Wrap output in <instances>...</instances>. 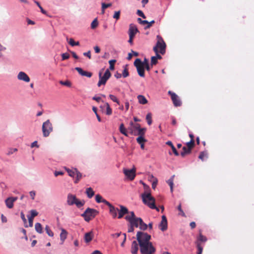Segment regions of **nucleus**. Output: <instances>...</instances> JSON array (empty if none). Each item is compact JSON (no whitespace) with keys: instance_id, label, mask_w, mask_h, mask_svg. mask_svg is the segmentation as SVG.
<instances>
[{"instance_id":"obj_1","label":"nucleus","mask_w":254,"mask_h":254,"mask_svg":"<svg viewBox=\"0 0 254 254\" xmlns=\"http://www.w3.org/2000/svg\"><path fill=\"white\" fill-rule=\"evenodd\" d=\"M120 208L112 205L109 208L110 214L113 218L118 217L121 219L125 216V219L128 222H143L140 217H136L134 212L129 211L125 206L120 205Z\"/></svg>"},{"instance_id":"obj_2","label":"nucleus","mask_w":254,"mask_h":254,"mask_svg":"<svg viewBox=\"0 0 254 254\" xmlns=\"http://www.w3.org/2000/svg\"><path fill=\"white\" fill-rule=\"evenodd\" d=\"M146 191L141 194V198L143 202L149 208L156 209L157 211L159 209L155 205V199L151 195L150 192L149 187L145 184L142 183Z\"/></svg>"},{"instance_id":"obj_3","label":"nucleus","mask_w":254,"mask_h":254,"mask_svg":"<svg viewBox=\"0 0 254 254\" xmlns=\"http://www.w3.org/2000/svg\"><path fill=\"white\" fill-rule=\"evenodd\" d=\"M139 246L141 254H148L149 253L154 254L155 252V249L151 242L146 244L142 243Z\"/></svg>"},{"instance_id":"obj_4","label":"nucleus","mask_w":254,"mask_h":254,"mask_svg":"<svg viewBox=\"0 0 254 254\" xmlns=\"http://www.w3.org/2000/svg\"><path fill=\"white\" fill-rule=\"evenodd\" d=\"M98 213V212L94 209L88 208L82 214L86 221H89L94 218Z\"/></svg>"},{"instance_id":"obj_5","label":"nucleus","mask_w":254,"mask_h":254,"mask_svg":"<svg viewBox=\"0 0 254 254\" xmlns=\"http://www.w3.org/2000/svg\"><path fill=\"white\" fill-rule=\"evenodd\" d=\"M42 132L43 136L48 137L50 133L53 131V126L49 120L44 122L42 125Z\"/></svg>"},{"instance_id":"obj_6","label":"nucleus","mask_w":254,"mask_h":254,"mask_svg":"<svg viewBox=\"0 0 254 254\" xmlns=\"http://www.w3.org/2000/svg\"><path fill=\"white\" fill-rule=\"evenodd\" d=\"M136 238L139 245H141L142 243L144 244L150 243L149 240H150L151 236L146 233L138 232L137 233Z\"/></svg>"},{"instance_id":"obj_7","label":"nucleus","mask_w":254,"mask_h":254,"mask_svg":"<svg viewBox=\"0 0 254 254\" xmlns=\"http://www.w3.org/2000/svg\"><path fill=\"white\" fill-rule=\"evenodd\" d=\"M111 76V72L108 69L106 70L103 76L102 75V72L100 71L99 73V80L97 84L98 86L100 87L101 85H105Z\"/></svg>"},{"instance_id":"obj_8","label":"nucleus","mask_w":254,"mask_h":254,"mask_svg":"<svg viewBox=\"0 0 254 254\" xmlns=\"http://www.w3.org/2000/svg\"><path fill=\"white\" fill-rule=\"evenodd\" d=\"M157 39L158 41L156 43V45L155 47H156L157 49L159 48L160 49V53L162 55H163L165 53L166 46V44L164 42L163 38L160 35L157 36Z\"/></svg>"},{"instance_id":"obj_9","label":"nucleus","mask_w":254,"mask_h":254,"mask_svg":"<svg viewBox=\"0 0 254 254\" xmlns=\"http://www.w3.org/2000/svg\"><path fill=\"white\" fill-rule=\"evenodd\" d=\"M141 61L140 59H136L134 62V65L136 67L138 75L141 77H144V68L140 64Z\"/></svg>"},{"instance_id":"obj_10","label":"nucleus","mask_w":254,"mask_h":254,"mask_svg":"<svg viewBox=\"0 0 254 254\" xmlns=\"http://www.w3.org/2000/svg\"><path fill=\"white\" fill-rule=\"evenodd\" d=\"M168 94L171 95L172 100L175 106L179 107L181 105L182 102L180 99H179V97L176 93L171 91H169L168 92Z\"/></svg>"},{"instance_id":"obj_11","label":"nucleus","mask_w":254,"mask_h":254,"mask_svg":"<svg viewBox=\"0 0 254 254\" xmlns=\"http://www.w3.org/2000/svg\"><path fill=\"white\" fill-rule=\"evenodd\" d=\"M124 173L126 176L130 180H133L135 176V169L134 168L132 169H124Z\"/></svg>"},{"instance_id":"obj_12","label":"nucleus","mask_w":254,"mask_h":254,"mask_svg":"<svg viewBox=\"0 0 254 254\" xmlns=\"http://www.w3.org/2000/svg\"><path fill=\"white\" fill-rule=\"evenodd\" d=\"M130 127H128L127 129L129 130L130 133L132 135H137L136 132L139 128L140 124H134L132 122H130Z\"/></svg>"},{"instance_id":"obj_13","label":"nucleus","mask_w":254,"mask_h":254,"mask_svg":"<svg viewBox=\"0 0 254 254\" xmlns=\"http://www.w3.org/2000/svg\"><path fill=\"white\" fill-rule=\"evenodd\" d=\"M17 77L18 80L23 81L26 82H29L30 80V79L28 75L23 71H20L18 73Z\"/></svg>"},{"instance_id":"obj_14","label":"nucleus","mask_w":254,"mask_h":254,"mask_svg":"<svg viewBox=\"0 0 254 254\" xmlns=\"http://www.w3.org/2000/svg\"><path fill=\"white\" fill-rule=\"evenodd\" d=\"M38 214V212L36 210L32 209L29 211L27 215L28 222H33L34 218Z\"/></svg>"},{"instance_id":"obj_15","label":"nucleus","mask_w":254,"mask_h":254,"mask_svg":"<svg viewBox=\"0 0 254 254\" xmlns=\"http://www.w3.org/2000/svg\"><path fill=\"white\" fill-rule=\"evenodd\" d=\"M75 69L82 76L91 77L92 75L91 72L84 71L81 67H76Z\"/></svg>"},{"instance_id":"obj_16","label":"nucleus","mask_w":254,"mask_h":254,"mask_svg":"<svg viewBox=\"0 0 254 254\" xmlns=\"http://www.w3.org/2000/svg\"><path fill=\"white\" fill-rule=\"evenodd\" d=\"M76 197L75 195L68 194L67 197V203L69 205H73L74 204L75 201L76 200Z\"/></svg>"},{"instance_id":"obj_17","label":"nucleus","mask_w":254,"mask_h":254,"mask_svg":"<svg viewBox=\"0 0 254 254\" xmlns=\"http://www.w3.org/2000/svg\"><path fill=\"white\" fill-rule=\"evenodd\" d=\"M100 108L103 110L104 108H106V114L107 115H111L112 113V110L109 104L108 103H105L104 105H101Z\"/></svg>"},{"instance_id":"obj_18","label":"nucleus","mask_w":254,"mask_h":254,"mask_svg":"<svg viewBox=\"0 0 254 254\" xmlns=\"http://www.w3.org/2000/svg\"><path fill=\"white\" fill-rule=\"evenodd\" d=\"M138 250V243L136 241L132 242L131 248V252L132 254H137Z\"/></svg>"},{"instance_id":"obj_19","label":"nucleus","mask_w":254,"mask_h":254,"mask_svg":"<svg viewBox=\"0 0 254 254\" xmlns=\"http://www.w3.org/2000/svg\"><path fill=\"white\" fill-rule=\"evenodd\" d=\"M93 234L92 231L86 233L84 235V240L86 243L90 242L93 238Z\"/></svg>"},{"instance_id":"obj_20","label":"nucleus","mask_w":254,"mask_h":254,"mask_svg":"<svg viewBox=\"0 0 254 254\" xmlns=\"http://www.w3.org/2000/svg\"><path fill=\"white\" fill-rule=\"evenodd\" d=\"M137 32H139V31L136 26L133 24H130L129 25L128 33L135 35Z\"/></svg>"},{"instance_id":"obj_21","label":"nucleus","mask_w":254,"mask_h":254,"mask_svg":"<svg viewBox=\"0 0 254 254\" xmlns=\"http://www.w3.org/2000/svg\"><path fill=\"white\" fill-rule=\"evenodd\" d=\"M65 170L68 173V174L69 176L74 178L75 176L76 172H77V169L76 168H72L70 169L67 167H64Z\"/></svg>"},{"instance_id":"obj_22","label":"nucleus","mask_w":254,"mask_h":254,"mask_svg":"<svg viewBox=\"0 0 254 254\" xmlns=\"http://www.w3.org/2000/svg\"><path fill=\"white\" fill-rule=\"evenodd\" d=\"M140 64L144 67L147 71H149L151 69V67L149 64L148 61L147 59L145 58L143 62L141 61Z\"/></svg>"},{"instance_id":"obj_23","label":"nucleus","mask_w":254,"mask_h":254,"mask_svg":"<svg viewBox=\"0 0 254 254\" xmlns=\"http://www.w3.org/2000/svg\"><path fill=\"white\" fill-rule=\"evenodd\" d=\"M134 224L136 228H139L142 230H146L148 228V225L146 223H132Z\"/></svg>"},{"instance_id":"obj_24","label":"nucleus","mask_w":254,"mask_h":254,"mask_svg":"<svg viewBox=\"0 0 254 254\" xmlns=\"http://www.w3.org/2000/svg\"><path fill=\"white\" fill-rule=\"evenodd\" d=\"M5 203L6 204V206L8 208H12L13 207V202L12 201V199L10 198V197L7 198L5 200Z\"/></svg>"},{"instance_id":"obj_25","label":"nucleus","mask_w":254,"mask_h":254,"mask_svg":"<svg viewBox=\"0 0 254 254\" xmlns=\"http://www.w3.org/2000/svg\"><path fill=\"white\" fill-rule=\"evenodd\" d=\"M137 99L138 100V102L141 104H146L148 102L146 98L144 96L141 95H138Z\"/></svg>"},{"instance_id":"obj_26","label":"nucleus","mask_w":254,"mask_h":254,"mask_svg":"<svg viewBox=\"0 0 254 254\" xmlns=\"http://www.w3.org/2000/svg\"><path fill=\"white\" fill-rule=\"evenodd\" d=\"M191 149L186 146H184L183 147V151L181 153V155L182 156L184 157L186 154H190L191 152Z\"/></svg>"},{"instance_id":"obj_27","label":"nucleus","mask_w":254,"mask_h":254,"mask_svg":"<svg viewBox=\"0 0 254 254\" xmlns=\"http://www.w3.org/2000/svg\"><path fill=\"white\" fill-rule=\"evenodd\" d=\"M66 237H67L66 231L64 229H62V232L60 234V239H61V241L62 242V244H63L64 243V240L66 239Z\"/></svg>"},{"instance_id":"obj_28","label":"nucleus","mask_w":254,"mask_h":254,"mask_svg":"<svg viewBox=\"0 0 254 254\" xmlns=\"http://www.w3.org/2000/svg\"><path fill=\"white\" fill-rule=\"evenodd\" d=\"M146 130V128L145 127L141 128L140 126H139V128L137 129V132H136L137 135L143 136L145 134V132Z\"/></svg>"},{"instance_id":"obj_29","label":"nucleus","mask_w":254,"mask_h":254,"mask_svg":"<svg viewBox=\"0 0 254 254\" xmlns=\"http://www.w3.org/2000/svg\"><path fill=\"white\" fill-rule=\"evenodd\" d=\"M86 193L88 197L91 198L94 195V191L91 188H89L86 189Z\"/></svg>"},{"instance_id":"obj_30","label":"nucleus","mask_w":254,"mask_h":254,"mask_svg":"<svg viewBox=\"0 0 254 254\" xmlns=\"http://www.w3.org/2000/svg\"><path fill=\"white\" fill-rule=\"evenodd\" d=\"M85 204V201L84 200H80L76 198V200L75 201L74 204L76 205V206L80 208L81 207H82L84 204Z\"/></svg>"},{"instance_id":"obj_31","label":"nucleus","mask_w":254,"mask_h":254,"mask_svg":"<svg viewBox=\"0 0 254 254\" xmlns=\"http://www.w3.org/2000/svg\"><path fill=\"white\" fill-rule=\"evenodd\" d=\"M174 177H175V175H173L171 177V178L169 179L167 182L170 187V190H171V192H173V185H174L173 180H174Z\"/></svg>"},{"instance_id":"obj_32","label":"nucleus","mask_w":254,"mask_h":254,"mask_svg":"<svg viewBox=\"0 0 254 254\" xmlns=\"http://www.w3.org/2000/svg\"><path fill=\"white\" fill-rule=\"evenodd\" d=\"M127 67V64L124 66V70L122 73L121 74L122 76L124 78L127 77L129 75V72Z\"/></svg>"},{"instance_id":"obj_33","label":"nucleus","mask_w":254,"mask_h":254,"mask_svg":"<svg viewBox=\"0 0 254 254\" xmlns=\"http://www.w3.org/2000/svg\"><path fill=\"white\" fill-rule=\"evenodd\" d=\"M120 131L123 134H124L126 136H128V134L127 131V129L124 127V125L123 124H121L120 126Z\"/></svg>"},{"instance_id":"obj_34","label":"nucleus","mask_w":254,"mask_h":254,"mask_svg":"<svg viewBox=\"0 0 254 254\" xmlns=\"http://www.w3.org/2000/svg\"><path fill=\"white\" fill-rule=\"evenodd\" d=\"M35 228L38 233H42L43 232V228L40 223H36Z\"/></svg>"},{"instance_id":"obj_35","label":"nucleus","mask_w":254,"mask_h":254,"mask_svg":"<svg viewBox=\"0 0 254 254\" xmlns=\"http://www.w3.org/2000/svg\"><path fill=\"white\" fill-rule=\"evenodd\" d=\"M158 228L162 231H165L167 229V223H160Z\"/></svg>"},{"instance_id":"obj_36","label":"nucleus","mask_w":254,"mask_h":254,"mask_svg":"<svg viewBox=\"0 0 254 254\" xmlns=\"http://www.w3.org/2000/svg\"><path fill=\"white\" fill-rule=\"evenodd\" d=\"M75 176L76 179L74 181V183H77L82 177V174L77 170V172H76L75 173Z\"/></svg>"},{"instance_id":"obj_37","label":"nucleus","mask_w":254,"mask_h":254,"mask_svg":"<svg viewBox=\"0 0 254 254\" xmlns=\"http://www.w3.org/2000/svg\"><path fill=\"white\" fill-rule=\"evenodd\" d=\"M146 120H147V124L150 125L152 124V115L151 113H149L146 116Z\"/></svg>"},{"instance_id":"obj_38","label":"nucleus","mask_w":254,"mask_h":254,"mask_svg":"<svg viewBox=\"0 0 254 254\" xmlns=\"http://www.w3.org/2000/svg\"><path fill=\"white\" fill-rule=\"evenodd\" d=\"M98 25V22L97 18L93 20L91 24V28L93 29L96 28Z\"/></svg>"},{"instance_id":"obj_39","label":"nucleus","mask_w":254,"mask_h":254,"mask_svg":"<svg viewBox=\"0 0 254 254\" xmlns=\"http://www.w3.org/2000/svg\"><path fill=\"white\" fill-rule=\"evenodd\" d=\"M137 142L140 144L146 141V140L144 138L143 136H139L136 138Z\"/></svg>"},{"instance_id":"obj_40","label":"nucleus","mask_w":254,"mask_h":254,"mask_svg":"<svg viewBox=\"0 0 254 254\" xmlns=\"http://www.w3.org/2000/svg\"><path fill=\"white\" fill-rule=\"evenodd\" d=\"M116 62V60H111L109 61V63L110 64L109 68L111 70H114V68H115L114 64H115Z\"/></svg>"},{"instance_id":"obj_41","label":"nucleus","mask_w":254,"mask_h":254,"mask_svg":"<svg viewBox=\"0 0 254 254\" xmlns=\"http://www.w3.org/2000/svg\"><path fill=\"white\" fill-rule=\"evenodd\" d=\"M92 110L94 112V113L95 114L98 121L99 122H101V119L100 117L99 116V115H98V114L97 113V108L95 107H92Z\"/></svg>"},{"instance_id":"obj_42","label":"nucleus","mask_w":254,"mask_h":254,"mask_svg":"<svg viewBox=\"0 0 254 254\" xmlns=\"http://www.w3.org/2000/svg\"><path fill=\"white\" fill-rule=\"evenodd\" d=\"M17 150H18L17 148H10L8 149L7 152L6 153V155L9 156L13 154L14 152H17Z\"/></svg>"},{"instance_id":"obj_43","label":"nucleus","mask_w":254,"mask_h":254,"mask_svg":"<svg viewBox=\"0 0 254 254\" xmlns=\"http://www.w3.org/2000/svg\"><path fill=\"white\" fill-rule=\"evenodd\" d=\"M69 44L71 46H79V42H75L74 40L72 38H70L69 41Z\"/></svg>"},{"instance_id":"obj_44","label":"nucleus","mask_w":254,"mask_h":254,"mask_svg":"<svg viewBox=\"0 0 254 254\" xmlns=\"http://www.w3.org/2000/svg\"><path fill=\"white\" fill-rule=\"evenodd\" d=\"M45 230L47 234L50 237L54 236L53 232L50 230L49 227L48 226H46L45 227Z\"/></svg>"},{"instance_id":"obj_45","label":"nucleus","mask_w":254,"mask_h":254,"mask_svg":"<svg viewBox=\"0 0 254 254\" xmlns=\"http://www.w3.org/2000/svg\"><path fill=\"white\" fill-rule=\"evenodd\" d=\"M60 83L61 85L66 86L67 87H70L71 86V83L69 81H68V80H66V81H62V80H61V81H60Z\"/></svg>"},{"instance_id":"obj_46","label":"nucleus","mask_w":254,"mask_h":254,"mask_svg":"<svg viewBox=\"0 0 254 254\" xmlns=\"http://www.w3.org/2000/svg\"><path fill=\"white\" fill-rule=\"evenodd\" d=\"M109 97L110 99L112 100L113 102L117 103L119 105L120 104L119 101L115 96L110 94L109 95Z\"/></svg>"},{"instance_id":"obj_47","label":"nucleus","mask_w":254,"mask_h":254,"mask_svg":"<svg viewBox=\"0 0 254 254\" xmlns=\"http://www.w3.org/2000/svg\"><path fill=\"white\" fill-rule=\"evenodd\" d=\"M197 240L199 241L205 242L207 241V238L206 237H205V236H203L202 234H200Z\"/></svg>"},{"instance_id":"obj_48","label":"nucleus","mask_w":254,"mask_h":254,"mask_svg":"<svg viewBox=\"0 0 254 254\" xmlns=\"http://www.w3.org/2000/svg\"><path fill=\"white\" fill-rule=\"evenodd\" d=\"M153 51L155 52V53H156V56H155V57L157 58V60L158 59H162V57L161 56H160L158 53H159V51L158 50H157V47H154L153 48Z\"/></svg>"},{"instance_id":"obj_49","label":"nucleus","mask_w":254,"mask_h":254,"mask_svg":"<svg viewBox=\"0 0 254 254\" xmlns=\"http://www.w3.org/2000/svg\"><path fill=\"white\" fill-rule=\"evenodd\" d=\"M157 58L155 57V56L152 57L151 59V65L153 66V65H155L157 63Z\"/></svg>"},{"instance_id":"obj_50","label":"nucleus","mask_w":254,"mask_h":254,"mask_svg":"<svg viewBox=\"0 0 254 254\" xmlns=\"http://www.w3.org/2000/svg\"><path fill=\"white\" fill-rule=\"evenodd\" d=\"M103 199L102 197L99 194H97L95 196V200L98 203L102 202Z\"/></svg>"},{"instance_id":"obj_51","label":"nucleus","mask_w":254,"mask_h":254,"mask_svg":"<svg viewBox=\"0 0 254 254\" xmlns=\"http://www.w3.org/2000/svg\"><path fill=\"white\" fill-rule=\"evenodd\" d=\"M194 144V140H190V142L187 143V147L190 148L191 149L193 147Z\"/></svg>"},{"instance_id":"obj_52","label":"nucleus","mask_w":254,"mask_h":254,"mask_svg":"<svg viewBox=\"0 0 254 254\" xmlns=\"http://www.w3.org/2000/svg\"><path fill=\"white\" fill-rule=\"evenodd\" d=\"M120 11H115L113 15V18L118 20L120 17Z\"/></svg>"},{"instance_id":"obj_53","label":"nucleus","mask_w":254,"mask_h":254,"mask_svg":"<svg viewBox=\"0 0 254 254\" xmlns=\"http://www.w3.org/2000/svg\"><path fill=\"white\" fill-rule=\"evenodd\" d=\"M112 5L111 3H105L104 2L102 3V9H106Z\"/></svg>"},{"instance_id":"obj_54","label":"nucleus","mask_w":254,"mask_h":254,"mask_svg":"<svg viewBox=\"0 0 254 254\" xmlns=\"http://www.w3.org/2000/svg\"><path fill=\"white\" fill-rule=\"evenodd\" d=\"M62 58L63 61L65 60L68 59L69 58V55L68 53H63L62 54Z\"/></svg>"},{"instance_id":"obj_55","label":"nucleus","mask_w":254,"mask_h":254,"mask_svg":"<svg viewBox=\"0 0 254 254\" xmlns=\"http://www.w3.org/2000/svg\"><path fill=\"white\" fill-rule=\"evenodd\" d=\"M197 247L198 249V252L197 253V254H201L202 252V247H201V246L198 243H197Z\"/></svg>"},{"instance_id":"obj_56","label":"nucleus","mask_w":254,"mask_h":254,"mask_svg":"<svg viewBox=\"0 0 254 254\" xmlns=\"http://www.w3.org/2000/svg\"><path fill=\"white\" fill-rule=\"evenodd\" d=\"M137 15L138 16L142 17L143 18H146V16L144 14L143 12L141 10H137Z\"/></svg>"},{"instance_id":"obj_57","label":"nucleus","mask_w":254,"mask_h":254,"mask_svg":"<svg viewBox=\"0 0 254 254\" xmlns=\"http://www.w3.org/2000/svg\"><path fill=\"white\" fill-rule=\"evenodd\" d=\"M137 21L139 23L142 25L146 24V23H148V21L147 20H142L140 18H137Z\"/></svg>"},{"instance_id":"obj_58","label":"nucleus","mask_w":254,"mask_h":254,"mask_svg":"<svg viewBox=\"0 0 254 254\" xmlns=\"http://www.w3.org/2000/svg\"><path fill=\"white\" fill-rule=\"evenodd\" d=\"M154 23H155L154 20H152L150 22H148V23H146L147 25L144 28L145 29L149 28L152 25V24H154Z\"/></svg>"},{"instance_id":"obj_59","label":"nucleus","mask_w":254,"mask_h":254,"mask_svg":"<svg viewBox=\"0 0 254 254\" xmlns=\"http://www.w3.org/2000/svg\"><path fill=\"white\" fill-rule=\"evenodd\" d=\"M157 182H158V180H157V178H155L154 180H153V182L152 184V188L153 189H155V188L157 186Z\"/></svg>"},{"instance_id":"obj_60","label":"nucleus","mask_w":254,"mask_h":254,"mask_svg":"<svg viewBox=\"0 0 254 254\" xmlns=\"http://www.w3.org/2000/svg\"><path fill=\"white\" fill-rule=\"evenodd\" d=\"M134 227H135L134 224L130 223V225L129 226L128 228V232H132L133 231Z\"/></svg>"},{"instance_id":"obj_61","label":"nucleus","mask_w":254,"mask_h":254,"mask_svg":"<svg viewBox=\"0 0 254 254\" xmlns=\"http://www.w3.org/2000/svg\"><path fill=\"white\" fill-rule=\"evenodd\" d=\"M206 154L205 153H204V152H201L198 156V158L203 161V158H204V156H206Z\"/></svg>"},{"instance_id":"obj_62","label":"nucleus","mask_w":254,"mask_h":254,"mask_svg":"<svg viewBox=\"0 0 254 254\" xmlns=\"http://www.w3.org/2000/svg\"><path fill=\"white\" fill-rule=\"evenodd\" d=\"M20 217H21V218L22 219V220H23V222H27V220H26L25 215L23 212H21Z\"/></svg>"},{"instance_id":"obj_63","label":"nucleus","mask_w":254,"mask_h":254,"mask_svg":"<svg viewBox=\"0 0 254 254\" xmlns=\"http://www.w3.org/2000/svg\"><path fill=\"white\" fill-rule=\"evenodd\" d=\"M29 194L30 197H31L32 199L34 200L35 198V196L36 195V193L35 191H31L29 192Z\"/></svg>"},{"instance_id":"obj_64","label":"nucleus","mask_w":254,"mask_h":254,"mask_svg":"<svg viewBox=\"0 0 254 254\" xmlns=\"http://www.w3.org/2000/svg\"><path fill=\"white\" fill-rule=\"evenodd\" d=\"M34 147H36L37 148L39 147V145H38V142L37 141H35L33 142H32L31 144V147L33 148Z\"/></svg>"}]
</instances>
